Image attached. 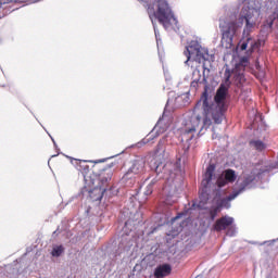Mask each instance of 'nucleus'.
<instances>
[{"label":"nucleus","mask_w":278,"mask_h":278,"mask_svg":"<svg viewBox=\"0 0 278 278\" xmlns=\"http://www.w3.org/2000/svg\"><path fill=\"white\" fill-rule=\"evenodd\" d=\"M106 161H108V159H102V160L96 161L94 164H101V163L106 162Z\"/></svg>","instance_id":"2f4dec72"},{"label":"nucleus","mask_w":278,"mask_h":278,"mask_svg":"<svg viewBox=\"0 0 278 278\" xmlns=\"http://www.w3.org/2000/svg\"><path fill=\"white\" fill-rule=\"evenodd\" d=\"M231 225H233V217L226 215L215 222L213 229L215 231H225V229L230 227L227 231V236L233 237L236 236V228Z\"/></svg>","instance_id":"9d476101"},{"label":"nucleus","mask_w":278,"mask_h":278,"mask_svg":"<svg viewBox=\"0 0 278 278\" xmlns=\"http://www.w3.org/2000/svg\"><path fill=\"white\" fill-rule=\"evenodd\" d=\"M170 273H173V266H170V264L163 263L155 267L153 275L155 278H164L168 277Z\"/></svg>","instance_id":"dca6fc26"},{"label":"nucleus","mask_w":278,"mask_h":278,"mask_svg":"<svg viewBox=\"0 0 278 278\" xmlns=\"http://www.w3.org/2000/svg\"><path fill=\"white\" fill-rule=\"evenodd\" d=\"M230 76H226L225 83H222L217 88L214 97L210 93V86H204L200 101L202 102L203 110V128L210 129L212 123L215 125H222L225 121V114L229 110V88H231Z\"/></svg>","instance_id":"f03ea898"},{"label":"nucleus","mask_w":278,"mask_h":278,"mask_svg":"<svg viewBox=\"0 0 278 278\" xmlns=\"http://www.w3.org/2000/svg\"><path fill=\"white\" fill-rule=\"evenodd\" d=\"M278 241V238L277 239H273V240H269V241H264L262 243H260V247H264V244H275V242Z\"/></svg>","instance_id":"cd10ccee"},{"label":"nucleus","mask_w":278,"mask_h":278,"mask_svg":"<svg viewBox=\"0 0 278 278\" xmlns=\"http://www.w3.org/2000/svg\"><path fill=\"white\" fill-rule=\"evenodd\" d=\"M193 77L195 78L191 81V88H198L199 84H207V78H205V76H203L201 80V71L199 70L193 71Z\"/></svg>","instance_id":"a211bd4d"},{"label":"nucleus","mask_w":278,"mask_h":278,"mask_svg":"<svg viewBox=\"0 0 278 278\" xmlns=\"http://www.w3.org/2000/svg\"><path fill=\"white\" fill-rule=\"evenodd\" d=\"M203 70H204V71H207V67H205V64H203Z\"/></svg>","instance_id":"c9c22d12"},{"label":"nucleus","mask_w":278,"mask_h":278,"mask_svg":"<svg viewBox=\"0 0 278 278\" xmlns=\"http://www.w3.org/2000/svg\"><path fill=\"white\" fill-rule=\"evenodd\" d=\"M197 132V128L191 127L189 129H186L182 135H181V142H185L182 144V150L184 153L186 155V153H188L190 151V142H192V140H194V134Z\"/></svg>","instance_id":"ddd939ff"},{"label":"nucleus","mask_w":278,"mask_h":278,"mask_svg":"<svg viewBox=\"0 0 278 278\" xmlns=\"http://www.w3.org/2000/svg\"><path fill=\"white\" fill-rule=\"evenodd\" d=\"M157 231V227H154L149 233H155Z\"/></svg>","instance_id":"473e14b6"},{"label":"nucleus","mask_w":278,"mask_h":278,"mask_svg":"<svg viewBox=\"0 0 278 278\" xmlns=\"http://www.w3.org/2000/svg\"><path fill=\"white\" fill-rule=\"evenodd\" d=\"M220 211L217 208V206H212L211 208H208V216H210V220L212 223H214L216 220V216H218V213Z\"/></svg>","instance_id":"b1692460"},{"label":"nucleus","mask_w":278,"mask_h":278,"mask_svg":"<svg viewBox=\"0 0 278 278\" xmlns=\"http://www.w3.org/2000/svg\"><path fill=\"white\" fill-rule=\"evenodd\" d=\"M240 1H241V3H245L247 0H240Z\"/></svg>","instance_id":"e433bc0d"},{"label":"nucleus","mask_w":278,"mask_h":278,"mask_svg":"<svg viewBox=\"0 0 278 278\" xmlns=\"http://www.w3.org/2000/svg\"><path fill=\"white\" fill-rule=\"evenodd\" d=\"M146 162L144 159H137L132 161L131 166L125 173L123 179H131L134 175H142L144 173Z\"/></svg>","instance_id":"f8f14e48"},{"label":"nucleus","mask_w":278,"mask_h":278,"mask_svg":"<svg viewBox=\"0 0 278 278\" xmlns=\"http://www.w3.org/2000/svg\"><path fill=\"white\" fill-rule=\"evenodd\" d=\"M113 175L114 174L112 173V165H108L106 168L102 169V173L99 175L100 185L89 191V197L91 201L93 202L101 201L105 192H110V194H113V195L118 194V189H116V187L111 186L108 189V184L112 181Z\"/></svg>","instance_id":"7ed1b4c3"},{"label":"nucleus","mask_w":278,"mask_h":278,"mask_svg":"<svg viewBox=\"0 0 278 278\" xmlns=\"http://www.w3.org/2000/svg\"><path fill=\"white\" fill-rule=\"evenodd\" d=\"M273 23H274L273 20H270L269 23H268L269 29H270V27H273Z\"/></svg>","instance_id":"f704fd0d"},{"label":"nucleus","mask_w":278,"mask_h":278,"mask_svg":"<svg viewBox=\"0 0 278 278\" xmlns=\"http://www.w3.org/2000/svg\"><path fill=\"white\" fill-rule=\"evenodd\" d=\"M184 53L187 58L185 61L186 66H190V60L198 62V64H201L202 62H214V54H210V50H207V48H202L199 45V41H191L189 46L186 47Z\"/></svg>","instance_id":"423d86ee"},{"label":"nucleus","mask_w":278,"mask_h":278,"mask_svg":"<svg viewBox=\"0 0 278 278\" xmlns=\"http://www.w3.org/2000/svg\"><path fill=\"white\" fill-rule=\"evenodd\" d=\"M156 5L157 10L154 12L155 18L165 29L170 28L172 25H177V17L173 14V10L166 0H150Z\"/></svg>","instance_id":"0eeeda50"},{"label":"nucleus","mask_w":278,"mask_h":278,"mask_svg":"<svg viewBox=\"0 0 278 278\" xmlns=\"http://www.w3.org/2000/svg\"><path fill=\"white\" fill-rule=\"evenodd\" d=\"M154 27V34H155V38L157 40V36L160 35V31L157 30V28L155 27V24H153Z\"/></svg>","instance_id":"7c9ffc66"},{"label":"nucleus","mask_w":278,"mask_h":278,"mask_svg":"<svg viewBox=\"0 0 278 278\" xmlns=\"http://www.w3.org/2000/svg\"><path fill=\"white\" fill-rule=\"evenodd\" d=\"M58 155H52V157H56Z\"/></svg>","instance_id":"79ce46f5"},{"label":"nucleus","mask_w":278,"mask_h":278,"mask_svg":"<svg viewBox=\"0 0 278 278\" xmlns=\"http://www.w3.org/2000/svg\"><path fill=\"white\" fill-rule=\"evenodd\" d=\"M274 168H277V164H269L266 168L264 169H252L251 173L243 175L242 181L239 185V189L236 190L235 192H239V194H242L244 190H251L257 186L262 179H264V175L266 173H270V170H274Z\"/></svg>","instance_id":"39448f33"},{"label":"nucleus","mask_w":278,"mask_h":278,"mask_svg":"<svg viewBox=\"0 0 278 278\" xmlns=\"http://www.w3.org/2000/svg\"><path fill=\"white\" fill-rule=\"evenodd\" d=\"M76 165L77 168L83 175H88L90 170V166L88 165V161H81V160H76Z\"/></svg>","instance_id":"aec40b11"},{"label":"nucleus","mask_w":278,"mask_h":278,"mask_svg":"<svg viewBox=\"0 0 278 278\" xmlns=\"http://www.w3.org/2000/svg\"><path fill=\"white\" fill-rule=\"evenodd\" d=\"M181 231V228H177L176 230H170L167 236H172V238H175L176 236H179V232Z\"/></svg>","instance_id":"bb28decb"},{"label":"nucleus","mask_w":278,"mask_h":278,"mask_svg":"<svg viewBox=\"0 0 278 278\" xmlns=\"http://www.w3.org/2000/svg\"><path fill=\"white\" fill-rule=\"evenodd\" d=\"M162 134V130L157 129V125L153 127V129L147 135L146 138L141 140L138 144H149V142H153L155 138H157Z\"/></svg>","instance_id":"f3484780"},{"label":"nucleus","mask_w":278,"mask_h":278,"mask_svg":"<svg viewBox=\"0 0 278 278\" xmlns=\"http://www.w3.org/2000/svg\"><path fill=\"white\" fill-rule=\"evenodd\" d=\"M0 5H3V2H0Z\"/></svg>","instance_id":"a19ab883"},{"label":"nucleus","mask_w":278,"mask_h":278,"mask_svg":"<svg viewBox=\"0 0 278 278\" xmlns=\"http://www.w3.org/2000/svg\"><path fill=\"white\" fill-rule=\"evenodd\" d=\"M235 81L237 83V86H242L247 81V78H244V74H236L235 75Z\"/></svg>","instance_id":"393cba45"},{"label":"nucleus","mask_w":278,"mask_h":278,"mask_svg":"<svg viewBox=\"0 0 278 278\" xmlns=\"http://www.w3.org/2000/svg\"><path fill=\"white\" fill-rule=\"evenodd\" d=\"M157 181H160V178L156 176L150 181V184L147 185L143 192L144 197H151V194H153V190L157 188Z\"/></svg>","instance_id":"6ab92c4d"},{"label":"nucleus","mask_w":278,"mask_h":278,"mask_svg":"<svg viewBox=\"0 0 278 278\" xmlns=\"http://www.w3.org/2000/svg\"><path fill=\"white\" fill-rule=\"evenodd\" d=\"M7 3H12V0H8Z\"/></svg>","instance_id":"4c0bfd02"},{"label":"nucleus","mask_w":278,"mask_h":278,"mask_svg":"<svg viewBox=\"0 0 278 278\" xmlns=\"http://www.w3.org/2000/svg\"><path fill=\"white\" fill-rule=\"evenodd\" d=\"M238 179V175L236 174V170L228 168L225 169L216 180V186L218 190H223L225 186H229V184H233Z\"/></svg>","instance_id":"9b49d317"},{"label":"nucleus","mask_w":278,"mask_h":278,"mask_svg":"<svg viewBox=\"0 0 278 278\" xmlns=\"http://www.w3.org/2000/svg\"><path fill=\"white\" fill-rule=\"evenodd\" d=\"M212 138L214 140V139L218 138V135H216V132H213Z\"/></svg>","instance_id":"72a5a7b5"},{"label":"nucleus","mask_w":278,"mask_h":278,"mask_svg":"<svg viewBox=\"0 0 278 278\" xmlns=\"http://www.w3.org/2000/svg\"><path fill=\"white\" fill-rule=\"evenodd\" d=\"M249 51L250 53H253V51H255V49H260V42L255 41V39H253L251 37V41H250V46H249Z\"/></svg>","instance_id":"a878e982"},{"label":"nucleus","mask_w":278,"mask_h":278,"mask_svg":"<svg viewBox=\"0 0 278 278\" xmlns=\"http://www.w3.org/2000/svg\"><path fill=\"white\" fill-rule=\"evenodd\" d=\"M50 138H51V140H52V142H53L54 149H55L56 151H60V148H58V143L55 142V139H53V137H51V136H50Z\"/></svg>","instance_id":"c756f323"},{"label":"nucleus","mask_w":278,"mask_h":278,"mask_svg":"<svg viewBox=\"0 0 278 278\" xmlns=\"http://www.w3.org/2000/svg\"><path fill=\"white\" fill-rule=\"evenodd\" d=\"M65 249L64 245H54L51 251L52 257H61V255L64 253Z\"/></svg>","instance_id":"4be33fe9"},{"label":"nucleus","mask_w":278,"mask_h":278,"mask_svg":"<svg viewBox=\"0 0 278 278\" xmlns=\"http://www.w3.org/2000/svg\"><path fill=\"white\" fill-rule=\"evenodd\" d=\"M260 18V9L251 5H243L237 21L227 22L219 20V30L222 34L220 47L223 49H231L233 47V37L238 35V30L243 28V38L245 40L240 41L241 51H247L251 42V31L255 27Z\"/></svg>","instance_id":"f257e3e1"},{"label":"nucleus","mask_w":278,"mask_h":278,"mask_svg":"<svg viewBox=\"0 0 278 278\" xmlns=\"http://www.w3.org/2000/svg\"><path fill=\"white\" fill-rule=\"evenodd\" d=\"M150 168L153 170L156 175H160L162 173H166V163L162 161V157L156 156L150 161Z\"/></svg>","instance_id":"2eb2a0df"},{"label":"nucleus","mask_w":278,"mask_h":278,"mask_svg":"<svg viewBox=\"0 0 278 278\" xmlns=\"http://www.w3.org/2000/svg\"><path fill=\"white\" fill-rule=\"evenodd\" d=\"M250 146L254 147L256 151H264V149H266V143H264L262 140H251Z\"/></svg>","instance_id":"5701e85b"},{"label":"nucleus","mask_w":278,"mask_h":278,"mask_svg":"<svg viewBox=\"0 0 278 278\" xmlns=\"http://www.w3.org/2000/svg\"><path fill=\"white\" fill-rule=\"evenodd\" d=\"M274 18L278 20V0H277L276 9H275V12H274Z\"/></svg>","instance_id":"c85d7f7f"},{"label":"nucleus","mask_w":278,"mask_h":278,"mask_svg":"<svg viewBox=\"0 0 278 278\" xmlns=\"http://www.w3.org/2000/svg\"><path fill=\"white\" fill-rule=\"evenodd\" d=\"M53 233H54V235L58 233V230H55Z\"/></svg>","instance_id":"ea45409f"},{"label":"nucleus","mask_w":278,"mask_h":278,"mask_svg":"<svg viewBox=\"0 0 278 278\" xmlns=\"http://www.w3.org/2000/svg\"><path fill=\"white\" fill-rule=\"evenodd\" d=\"M156 155H164L166 153V139H161L155 149Z\"/></svg>","instance_id":"412c9836"},{"label":"nucleus","mask_w":278,"mask_h":278,"mask_svg":"<svg viewBox=\"0 0 278 278\" xmlns=\"http://www.w3.org/2000/svg\"><path fill=\"white\" fill-rule=\"evenodd\" d=\"M251 244H257V242H251Z\"/></svg>","instance_id":"58836bf2"},{"label":"nucleus","mask_w":278,"mask_h":278,"mask_svg":"<svg viewBox=\"0 0 278 278\" xmlns=\"http://www.w3.org/2000/svg\"><path fill=\"white\" fill-rule=\"evenodd\" d=\"M239 195V192L232 191L228 197L217 200L215 206H217L219 212L222 210H229L231 207V201L237 199Z\"/></svg>","instance_id":"4468645a"},{"label":"nucleus","mask_w":278,"mask_h":278,"mask_svg":"<svg viewBox=\"0 0 278 278\" xmlns=\"http://www.w3.org/2000/svg\"><path fill=\"white\" fill-rule=\"evenodd\" d=\"M216 170V165L214 163L210 164L206 167L205 174L202 179V189L199 193L198 200L192 201L191 210H205V205H207L210 201V185L212 184V179H214V172Z\"/></svg>","instance_id":"20e7f679"},{"label":"nucleus","mask_w":278,"mask_h":278,"mask_svg":"<svg viewBox=\"0 0 278 278\" xmlns=\"http://www.w3.org/2000/svg\"><path fill=\"white\" fill-rule=\"evenodd\" d=\"M129 225H131V222H126L125 226L123 228L124 235L119 238L118 249L119 251H129L134 244H136V235L131 230L127 232V229H129Z\"/></svg>","instance_id":"1a4fd4ad"},{"label":"nucleus","mask_w":278,"mask_h":278,"mask_svg":"<svg viewBox=\"0 0 278 278\" xmlns=\"http://www.w3.org/2000/svg\"><path fill=\"white\" fill-rule=\"evenodd\" d=\"M163 199L165 205H175L179 201V190L175 181H167L163 187Z\"/></svg>","instance_id":"6e6552de"}]
</instances>
